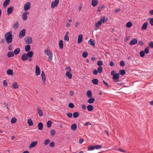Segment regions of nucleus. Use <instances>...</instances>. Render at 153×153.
<instances>
[{
  "label": "nucleus",
  "instance_id": "1",
  "mask_svg": "<svg viewBox=\"0 0 153 153\" xmlns=\"http://www.w3.org/2000/svg\"><path fill=\"white\" fill-rule=\"evenodd\" d=\"M4 38L7 44L12 43L13 41V36L12 31H10L6 33L4 35Z\"/></svg>",
  "mask_w": 153,
  "mask_h": 153
},
{
  "label": "nucleus",
  "instance_id": "2",
  "mask_svg": "<svg viewBox=\"0 0 153 153\" xmlns=\"http://www.w3.org/2000/svg\"><path fill=\"white\" fill-rule=\"evenodd\" d=\"M108 20L107 18H105V16H102L100 17V20L95 24V26L96 27H98L101 26L102 23L107 22Z\"/></svg>",
  "mask_w": 153,
  "mask_h": 153
},
{
  "label": "nucleus",
  "instance_id": "3",
  "mask_svg": "<svg viewBox=\"0 0 153 153\" xmlns=\"http://www.w3.org/2000/svg\"><path fill=\"white\" fill-rule=\"evenodd\" d=\"M44 52L48 56V60L51 61L52 60L53 57V53L51 51L47 49L44 50Z\"/></svg>",
  "mask_w": 153,
  "mask_h": 153
},
{
  "label": "nucleus",
  "instance_id": "4",
  "mask_svg": "<svg viewBox=\"0 0 153 153\" xmlns=\"http://www.w3.org/2000/svg\"><path fill=\"white\" fill-rule=\"evenodd\" d=\"M115 72V71H113L111 72V74L113 76V79L114 80V82H117L119 81L118 78L119 77V74H113V73Z\"/></svg>",
  "mask_w": 153,
  "mask_h": 153
},
{
  "label": "nucleus",
  "instance_id": "5",
  "mask_svg": "<svg viewBox=\"0 0 153 153\" xmlns=\"http://www.w3.org/2000/svg\"><path fill=\"white\" fill-rule=\"evenodd\" d=\"M59 0H55L54 1H53L51 4V8L53 9L55 7H56L59 4Z\"/></svg>",
  "mask_w": 153,
  "mask_h": 153
},
{
  "label": "nucleus",
  "instance_id": "6",
  "mask_svg": "<svg viewBox=\"0 0 153 153\" xmlns=\"http://www.w3.org/2000/svg\"><path fill=\"white\" fill-rule=\"evenodd\" d=\"M30 2L26 3L24 6V10L25 11H26L30 8Z\"/></svg>",
  "mask_w": 153,
  "mask_h": 153
},
{
  "label": "nucleus",
  "instance_id": "7",
  "mask_svg": "<svg viewBox=\"0 0 153 153\" xmlns=\"http://www.w3.org/2000/svg\"><path fill=\"white\" fill-rule=\"evenodd\" d=\"M41 76L42 80L43 82V84L45 85V81L46 80V78L45 77V73L44 71H42L41 73Z\"/></svg>",
  "mask_w": 153,
  "mask_h": 153
},
{
  "label": "nucleus",
  "instance_id": "8",
  "mask_svg": "<svg viewBox=\"0 0 153 153\" xmlns=\"http://www.w3.org/2000/svg\"><path fill=\"white\" fill-rule=\"evenodd\" d=\"M25 41L26 43L28 44L32 43V40L31 37H27L25 39Z\"/></svg>",
  "mask_w": 153,
  "mask_h": 153
},
{
  "label": "nucleus",
  "instance_id": "9",
  "mask_svg": "<svg viewBox=\"0 0 153 153\" xmlns=\"http://www.w3.org/2000/svg\"><path fill=\"white\" fill-rule=\"evenodd\" d=\"M25 34V29H23L19 33V37L20 38H22L23 37Z\"/></svg>",
  "mask_w": 153,
  "mask_h": 153
},
{
  "label": "nucleus",
  "instance_id": "10",
  "mask_svg": "<svg viewBox=\"0 0 153 153\" xmlns=\"http://www.w3.org/2000/svg\"><path fill=\"white\" fill-rule=\"evenodd\" d=\"M35 73L36 74L37 76H38L40 74V71L39 68L37 65L36 66Z\"/></svg>",
  "mask_w": 153,
  "mask_h": 153
},
{
  "label": "nucleus",
  "instance_id": "11",
  "mask_svg": "<svg viewBox=\"0 0 153 153\" xmlns=\"http://www.w3.org/2000/svg\"><path fill=\"white\" fill-rule=\"evenodd\" d=\"M138 40L137 39L134 38L129 43V45H134L137 44V42Z\"/></svg>",
  "mask_w": 153,
  "mask_h": 153
},
{
  "label": "nucleus",
  "instance_id": "12",
  "mask_svg": "<svg viewBox=\"0 0 153 153\" xmlns=\"http://www.w3.org/2000/svg\"><path fill=\"white\" fill-rule=\"evenodd\" d=\"M29 14V12H24L22 14V19L23 20L25 21L27 19V15Z\"/></svg>",
  "mask_w": 153,
  "mask_h": 153
},
{
  "label": "nucleus",
  "instance_id": "13",
  "mask_svg": "<svg viewBox=\"0 0 153 153\" xmlns=\"http://www.w3.org/2000/svg\"><path fill=\"white\" fill-rule=\"evenodd\" d=\"M13 7H9L7 9V15H9L12 13L13 10Z\"/></svg>",
  "mask_w": 153,
  "mask_h": 153
},
{
  "label": "nucleus",
  "instance_id": "14",
  "mask_svg": "<svg viewBox=\"0 0 153 153\" xmlns=\"http://www.w3.org/2000/svg\"><path fill=\"white\" fill-rule=\"evenodd\" d=\"M21 59L23 61H26L28 59V58L26 53H24L22 55Z\"/></svg>",
  "mask_w": 153,
  "mask_h": 153
},
{
  "label": "nucleus",
  "instance_id": "15",
  "mask_svg": "<svg viewBox=\"0 0 153 153\" xmlns=\"http://www.w3.org/2000/svg\"><path fill=\"white\" fill-rule=\"evenodd\" d=\"M37 143L38 142L37 141H35V142H32L29 146V149H31L34 147L37 144Z\"/></svg>",
  "mask_w": 153,
  "mask_h": 153
},
{
  "label": "nucleus",
  "instance_id": "16",
  "mask_svg": "<svg viewBox=\"0 0 153 153\" xmlns=\"http://www.w3.org/2000/svg\"><path fill=\"white\" fill-rule=\"evenodd\" d=\"M83 36L82 34L79 35L78 36L77 42L78 44H80L82 41Z\"/></svg>",
  "mask_w": 153,
  "mask_h": 153
},
{
  "label": "nucleus",
  "instance_id": "17",
  "mask_svg": "<svg viewBox=\"0 0 153 153\" xmlns=\"http://www.w3.org/2000/svg\"><path fill=\"white\" fill-rule=\"evenodd\" d=\"M27 52V53H26V54L28 58H31L33 56L34 54L33 52L32 51H29Z\"/></svg>",
  "mask_w": 153,
  "mask_h": 153
},
{
  "label": "nucleus",
  "instance_id": "18",
  "mask_svg": "<svg viewBox=\"0 0 153 153\" xmlns=\"http://www.w3.org/2000/svg\"><path fill=\"white\" fill-rule=\"evenodd\" d=\"M148 25V23L147 22H144L142 27L141 29L142 30H146L147 28V26Z\"/></svg>",
  "mask_w": 153,
  "mask_h": 153
},
{
  "label": "nucleus",
  "instance_id": "19",
  "mask_svg": "<svg viewBox=\"0 0 153 153\" xmlns=\"http://www.w3.org/2000/svg\"><path fill=\"white\" fill-rule=\"evenodd\" d=\"M106 7V6L104 5H102L98 7L97 12L100 13L101 12L102 9L105 8Z\"/></svg>",
  "mask_w": 153,
  "mask_h": 153
},
{
  "label": "nucleus",
  "instance_id": "20",
  "mask_svg": "<svg viewBox=\"0 0 153 153\" xmlns=\"http://www.w3.org/2000/svg\"><path fill=\"white\" fill-rule=\"evenodd\" d=\"M65 75L69 79H71L72 78V75L68 71L66 72Z\"/></svg>",
  "mask_w": 153,
  "mask_h": 153
},
{
  "label": "nucleus",
  "instance_id": "21",
  "mask_svg": "<svg viewBox=\"0 0 153 153\" xmlns=\"http://www.w3.org/2000/svg\"><path fill=\"white\" fill-rule=\"evenodd\" d=\"M98 2L97 0H92L91 5L94 7H95L98 4Z\"/></svg>",
  "mask_w": 153,
  "mask_h": 153
},
{
  "label": "nucleus",
  "instance_id": "22",
  "mask_svg": "<svg viewBox=\"0 0 153 153\" xmlns=\"http://www.w3.org/2000/svg\"><path fill=\"white\" fill-rule=\"evenodd\" d=\"M37 110L39 115L40 117H42L43 116V111L39 107L37 108Z\"/></svg>",
  "mask_w": 153,
  "mask_h": 153
},
{
  "label": "nucleus",
  "instance_id": "23",
  "mask_svg": "<svg viewBox=\"0 0 153 153\" xmlns=\"http://www.w3.org/2000/svg\"><path fill=\"white\" fill-rule=\"evenodd\" d=\"M88 43L91 45L95 46V43L94 41L92 39H90L88 41Z\"/></svg>",
  "mask_w": 153,
  "mask_h": 153
},
{
  "label": "nucleus",
  "instance_id": "24",
  "mask_svg": "<svg viewBox=\"0 0 153 153\" xmlns=\"http://www.w3.org/2000/svg\"><path fill=\"white\" fill-rule=\"evenodd\" d=\"M87 101L88 103L90 104H91L94 102L95 101L94 98L91 97Z\"/></svg>",
  "mask_w": 153,
  "mask_h": 153
},
{
  "label": "nucleus",
  "instance_id": "25",
  "mask_svg": "<svg viewBox=\"0 0 153 153\" xmlns=\"http://www.w3.org/2000/svg\"><path fill=\"white\" fill-rule=\"evenodd\" d=\"M10 0H5L4 2L3 6L4 7H6L9 4Z\"/></svg>",
  "mask_w": 153,
  "mask_h": 153
},
{
  "label": "nucleus",
  "instance_id": "26",
  "mask_svg": "<svg viewBox=\"0 0 153 153\" xmlns=\"http://www.w3.org/2000/svg\"><path fill=\"white\" fill-rule=\"evenodd\" d=\"M77 128L76 125L75 124H72L71 126V129L73 131L76 130Z\"/></svg>",
  "mask_w": 153,
  "mask_h": 153
},
{
  "label": "nucleus",
  "instance_id": "27",
  "mask_svg": "<svg viewBox=\"0 0 153 153\" xmlns=\"http://www.w3.org/2000/svg\"><path fill=\"white\" fill-rule=\"evenodd\" d=\"M94 107L92 105H90L87 106V109L89 111H91L93 110Z\"/></svg>",
  "mask_w": 153,
  "mask_h": 153
},
{
  "label": "nucleus",
  "instance_id": "28",
  "mask_svg": "<svg viewBox=\"0 0 153 153\" xmlns=\"http://www.w3.org/2000/svg\"><path fill=\"white\" fill-rule=\"evenodd\" d=\"M14 56V53L13 51L9 52L7 54V56L8 57L10 58Z\"/></svg>",
  "mask_w": 153,
  "mask_h": 153
},
{
  "label": "nucleus",
  "instance_id": "29",
  "mask_svg": "<svg viewBox=\"0 0 153 153\" xmlns=\"http://www.w3.org/2000/svg\"><path fill=\"white\" fill-rule=\"evenodd\" d=\"M38 129L39 130H42L43 127V125L42 123L41 122L39 123L38 124Z\"/></svg>",
  "mask_w": 153,
  "mask_h": 153
},
{
  "label": "nucleus",
  "instance_id": "30",
  "mask_svg": "<svg viewBox=\"0 0 153 153\" xmlns=\"http://www.w3.org/2000/svg\"><path fill=\"white\" fill-rule=\"evenodd\" d=\"M92 82L94 85H97L98 84V80L97 79H94L92 80Z\"/></svg>",
  "mask_w": 153,
  "mask_h": 153
},
{
  "label": "nucleus",
  "instance_id": "31",
  "mask_svg": "<svg viewBox=\"0 0 153 153\" xmlns=\"http://www.w3.org/2000/svg\"><path fill=\"white\" fill-rule=\"evenodd\" d=\"M12 86L14 89H17L18 88V85L16 82H14L12 84Z\"/></svg>",
  "mask_w": 153,
  "mask_h": 153
},
{
  "label": "nucleus",
  "instance_id": "32",
  "mask_svg": "<svg viewBox=\"0 0 153 153\" xmlns=\"http://www.w3.org/2000/svg\"><path fill=\"white\" fill-rule=\"evenodd\" d=\"M30 50V45H27L25 47V50L26 52H28Z\"/></svg>",
  "mask_w": 153,
  "mask_h": 153
},
{
  "label": "nucleus",
  "instance_id": "33",
  "mask_svg": "<svg viewBox=\"0 0 153 153\" xmlns=\"http://www.w3.org/2000/svg\"><path fill=\"white\" fill-rule=\"evenodd\" d=\"M86 95L88 98H91L92 97V94L90 90H88L86 93Z\"/></svg>",
  "mask_w": 153,
  "mask_h": 153
},
{
  "label": "nucleus",
  "instance_id": "34",
  "mask_svg": "<svg viewBox=\"0 0 153 153\" xmlns=\"http://www.w3.org/2000/svg\"><path fill=\"white\" fill-rule=\"evenodd\" d=\"M59 46L60 48L61 49H62L63 48V42L62 40H61L59 41Z\"/></svg>",
  "mask_w": 153,
  "mask_h": 153
},
{
  "label": "nucleus",
  "instance_id": "35",
  "mask_svg": "<svg viewBox=\"0 0 153 153\" xmlns=\"http://www.w3.org/2000/svg\"><path fill=\"white\" fill-rule=\"evenodd\" d=\"M20 52V49L19 48H17L14 51V53H15V55H17Z\"/></svg>",
  "mask_w": 153,
  "mask_h": 153
},
{
  "label": "nucleus",
  "instance_id": "36",
  "mask_svg": "<svg viewBox=\"0 0 153 153\" xmlns=\"http://www.w3.org/2000/svg\"><path fill=\"white\" fill-rule=\"evenodd\" d=\"M79 113L78 112H75L73 113V116L74 118H77L79 116Z\"/></svg>",
  "mask_w": 153,
  "mask_h": 153
},
{
  "label": "nucleus",
  "instance_id": "37",
  "mask_svg": "<svg viewBox=\"0 0 153 153\" xmlns=\"http://www.w3.org/2000/svg\"><path fill=\"white\" fill-rule=\"evenodd\" d=\"M27 123L30 126H32L33 125V121L31 119H29L28 120Z\"/></svg>",
  "mask_w": 153,
  "mask_h": 153
},
{
  "label": "nucleus",
  "instance_id": "38",
  "mask_svg": "<svg viewBox=\"0 0 153 153\" xmlns=\"http://www.w3.org/2000/svg\"><path fill=\"white\" fill-rule=\"evenodd\" d=\"M132 22H128L126 25V27L128 28L131 27L132 26Z\"/></svg>",
  "mask_w": 153,
  "mask_h": 153
},
{
  "label": "nucleus",
  "instance_id": "39",
  "mask_svg": "<svg viewBox=\"0 0 153 153\" xmlns=\"http://www.w3.org/2000/svg\"><path fill=\"white\" fill-rule=\"evenodd\" d=\"M103 71V68L102 66H99L97 68L98 72L99 73H101Z\"/></svg>",
  "mask_w": 153,
  "mask_h": 153
},
{
  "label": "nucleus",
  "instance_id": "40",
  "mask_svg": "<svg viewBox=\"0 0 153 153\" xmlns=\"http://www.w3.org/2000/svg\"><path fill=\"white\" fill-rule=\"evenodd\" d=\"M7 73L8 74L11 75L13 74V71L11 69H8L7 71Z\"/></svg>",
  "mask_w": 153,
  "mask_h": 153
},
{
  "label": "nucleus",
  "instance_id": "41",
  "mask_svg": "<svg viewBox=\"0 0 153 153\" xmlns=\"http://www.w3.org/2000/svg\"><path fill=\"white\" fill-rule=\"evenodd\" d=\"M88 151H92L94 149V146H89L88 147Z\"/></svg>",
  "mask_w": 153,
  "mask_h": 153
},
{
  "label": "nucleus",
  "instance_id": "42",
  "mask_svg": "<svg viewBox=\"0 0 153 153\" xmlns=\"http://www.w3.org/2000/svg\"><path fill=\"white\" fill-rule=\"evenodd\" d=\"M19 23L18 22H16L15 24L13 25V28L15 29H16L18 27Z\"/></svg>",
  "mask_w": 153,
  "mask_h": 153
},
{
  "label": "nucleus",
  "instance_id": "43",
  "mask_svg": "<svg viewBox=\"0 0 153 153\" xmlns=\"http://www.w3.org/2000/svg\"><path fill=\"white\" fill-rule=\"evenodd\" d=\"M52 125V122L51 121H48L47 123V126L48 128H50L51 127Z\"/></svg>",
  "mask_w": 153,
  "mask_h": 153
},
{
  "label": "nucleus",
  "instance_id": "44",
  "mask_svg": "<svg viewBox=\"0 0 153 153\" xmlns=\"http://www.w3.org/2000/svg\"><path fill=\"white\" fill-rule=\"evenodd\" d=\"M88 55V53L87 51H85L83 52L82 54V56L84 58L86 57Z\"/></svg>",
  "mask_w": 153,
  "mask_h": 153
},
{
  "label": "nucleus",
  "instance_id": "45",
  "mask_svg": "<svg viewBox=\"0 0 153 153\" xmlns=\"http://www.w3.org/2000/svg\"><path fill=\"white\" fill-rule=\"evenodd\" d=\"M94 146V149H100L102 147L101 145H95Z\"/></svg>",
  "mask_w": 153,
  "mask_h": 153
},
{
  "label": "nucleus",
  "instance_id": "46",
  "mask_svg": "<svg viewBox=\"0 0 153 153\" xmlns=\"http://www.w3.org/2000/svg\"><path fill=\"white\" fill-rule=\"evenodd\" d=\"M144 52L146 53H148L149 52V47H146L145 49Z\"/></svg>",
  "mask_w": 153,
  "mask_h": 153
},
{
  "label": "nucleus",
  "instance_id": "47",
  "mask_svg": "<svg viewBox=\"0 0 153 153\" xmlns=\"http://www.w3.org/2000/svg\"><path fill=\"white\" fill-rule=\"evenodd\" d=\"M140 55L141 57H143L145 55V53L143 51H141L140 52Z\"/></svg>",
  "mask_w": 153,
  "mask_h": 153
},
{
  "label": "nucleus",
  "instance_id": "48",
  "mask_svg": "<svg viewBox=\"0 0 153 153\" xmlns=\"http://www.w3.org/2000/svg\"><path fill=\"white\" fill-rule=\"evenodd\" d=\"M16 121V119L15 117H13L11 120V122L12 123H14Z\"/></svg>",
  "mask_w": 153,
  "mask_h": 153
},
{
  "label": "nucleus",
  "instance_id": "49",
  "mask_svg": "<svg viewBox=\"0 0 153 153\" xmlns=\"http://www.w3.org/2000/svg\"><path fill=\"white\" fill-rule=\"evenodd\" d=\"M3 85L4 87H6L7 86V83L6 80L3 81Z\"/></svg>",
  "mask_w": 153,
  "mask_h": 153
},
{
  "label": "nucleus",
  "instance_id": "50",
  "mask_svg": "<svg viewBox=\"0 0 153 153\" xmlns=\"http://www.w3.org/2000/svg\"><path fill=\"white\" fill-rule=\"evenodd\" d=\"M51 135L52 136H54L56 133L54 129L51 130Z\"/></svg>",
  "mask_w": 153,
  "mask_h": 153
},
{
  "label": "nucleus",
  "instance_id": "51",
  "mask_svg": "<svg viewBox=\"0 0 153 153\" xmlns=\"http://www.w3.org/2000/svg\"><path fill=\"white\" fill-rule=\"evenodd\" d=\"M50 142V141L49 139H47L44 142V144L45 145H47Z\"/></svg>",
  "mask_w": 153,
  "mask_h": 153
},
{
  "label": "nucleus",
  "instance_id": "52",
  "mask_svg": "<svg viewBox=\"0 0 153 153\" xmlns=\"http://www.w3.org/2000/svg\"><path fill=\"white\" fill-rule=\"evenodd\" d=\"M69 37L68 36H65L64 37V39L66 42H68L69 41Z\"/></svg>",
  "mask_w": 153,
  "mask_h": 153
},
{
  "label": "nucleus",
  "instance_id": "53",
  "mask_svg": "<svg viewBox=\"0 0 153 153\" xmlns=\"http://www.w3.org/2000/svg\"><path fill=\"white\" fill-rule=\"evenodd\" d=\"M120 71V74L122 75H124L125 74V71L124 69L121 70Z\"/></svg>",
  "mask_w": 153,
  "mask_h": 153
},
{
  "label": "nucleus",
  "instance_id": "54",
  "mask_svg": "<svg viewBox=\"0 0 153 153\" xmlns=\"http://www.w3.org/2000/svg\"><path fill=\"white\" fill-rule=\"evenodd\" d=\"M102 62L101 60L98 61L97 63V65L100 66H101L102 65Z\"/></svg>",
  "mask_w": 153,
  "mask_h": 153
},
{
  "label": "nucleus",
  "instance_id": "55",
  "mask_svg": "<svg viewBox=\"0 0 153 153\" xmlns=\"http://www.w3.org/2000/svg\"><path fill=\"white\" fill-rule=\"evenodd\" d=\"M68 107L70 108H73L74 107V105L72 103H70L68 105Z\"/></svg>",
  "mask_w": 153,
  "mask_h": 153
},
{
  "label": "nucleus",
  "instance_id": "56",
  "mask_svg": "<svg viewBox=\"0 0 153 153\" xmlns=\"http://www.w3.org/2000/svg\"><path fill=\"white\" fill-rule=\"evenodd\" d=\"M72 114L71 113H69L67 114V116L70 118H71L72 117Z\"/></svg>",
  "mask_w": 153,
  "mask_h": 153
},
{
  "label": "nucleus",
  "instance_id": "57",
  "mask_svg": "<svg viewBox=\"0 0 153 153\" xmlns=\"http://www.w3.org/2000/svg\"><path fill=\"white\" fill-rule=\"evenodd\" d=\"M125 62H124L123 61H121V62H120V65L122 66V67H123L125 66Z\"/></svg>",
  "mask_w": 153,
  "mask_h": 153
},
{
  "label": "nucleus",
  "instance_id": "58",
  "mask_svg": "<svg viewBox=\"0 0 153 153\" xmlns=\"http://www.w3.org/2000/svg\"><path fill=\"white\" fill-rule=\"evenodd\" d=\"M103 82L104 84L105 85V86H106L107 87H109L108 84V83H107L105 81V80H103Z\"/></svg>",
  "mask_w": 153,
  "mask_h": 153
},
{
  "label": "nucleus",
  "instance_id": "59",
  "mask_svg": "<svg viewBox=\"0 0 153 153\" xmlns=\"http://www.w3.org/2000/svg\"><path fill=\"white\" fill-rule=\"evenodd\" d=\"M89 125H90V126H91V124L89 122H88L84 124V126H89Z\"/></svg>",
  "mask_w": 153,
  "mask_h": 153
},
{
  "label": "nucleus",
  "instance_id": "60",
  "mask_svg": "<svg viewBox=\"0 0 153 153\" xmlns=\"http://www.w3.org/2000/svg\"><path fill=\"white\" fill-rule=\"evenodd\" d=\"M98 71L96 69H95L93 71V74L94 75H97L98 74Z\"/></svg>",
  "mask_w": 153,
  "mask_h": 153
},
{
  "label": "nucleus",
  "instance_id": "61",
  "mask_svg": "<svg viewBox=\"0 0 153 153\" xmlns=\"http://www.w3.org/2000/svg\"><path fill=\"white\" fill-rule=\"evenodd\" d=\"M82 108L83 110H85L86 108V105L85 104H83L82 105Z\"/></svg>",
  "mask_w": 153,
  "mask_h": 153
},
{
  "label": "nucleus",
  "instance_id": "62",
  "mask_svg": "<svg viewBox=\"0 0 153 153\" xmlns=\"http://www.w3.org/2000/svg\"><path fill=\"white\" fill-rule=\"evenodd\" d=\"M54 143L53 142H51L50 144V146L51 147H53L54 146Z\"/></svg>",
  "mask_w": 153,
  "mask_h": 153
},
{
  "label": "nucleus",
  "instance_id": "63",
  "mask_svg": "<svg viewBox=\"0 0 153 153\" xmlns=\"http://www.w3.org/2000/svg\"><path fill=\"white\" fill-rule=\"evenodd\" d=\"M150 23L152 25H153V18L151 19L150 20Z\"/></svg>",
  "mask_w": 153,
  "mask_h": 153
},
{
  "label": "nucleus",
  "instance_id": "64",
  "mask_svg": "<svg viewBox=\"0 0 153 153\" xmlns=\"http://www.w3.org/2000/svg\"><path fill=\"white\" fill-rule=\"evenodd\" d=\"M149 46L151 48H153V42H150L149 44Z\"/></svg>",
  "mask_w": 153,
  "mask_h": 153
}]
</instances>
